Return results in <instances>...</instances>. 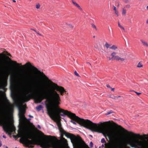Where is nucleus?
Wrapping results in <instances>:
<instances>
[{
	"mask_svg": "<svg viewBox=\"0 0 148 148\" xmlns=\"http://www.w3.org/2000/svg\"><path fill=\"white\" fill-rule=\"evenodd\" d=\"M22 66L31 68L34 71L33 72H27L26 75L20 76L27 82V87L30 91L29 97L34 98L36 103H40L44 99L48 103L45 105L48 110L50 108L57 107L60 104V97L57 91H59L61 95H63L65 92L62 87L50 81L48 78L42 71L28 62Z\"/></svg>",
	"mask_w": 148,
	"mask_h": 148,
	"instance_id": "f257e3e1",
	"label": "nucleus"
},
{
	"mask_svg": "<svg viewBox=\"0 0 148 148\" xmlns=\"http://www.w3.org/2000/svg\"><path fill=\"white\" fill-rule=\"evenodd\" d=\"M47 111L50 116L52 119H54L57 116L60 117V116H64L67 115L72 119L70 121V122L73 124L76 125L77 123L75 121H76L79 124L84 126L92 132L101 133V131L99 130L98 127L96 123H93L88 119L85 120L80 118L76 116L75 114L67 110L58 108L56 109V113L52 110H48Z\"/></svg>",
	"mask_w": 148,
	"mask_h": 148,
	"instance_id": "f03ea898",
	"label": "nucleus"
},
{
	"mask_svg": "<svg viewBox=\"0 0 148 148\" xmlns=\"http://www.w3.org/2000/svg\"><path fill=\"white\" fill-rule=\"evenodd\" d=\"M27 138L33 140H29V145L34 144L40 145L42 148H60L59 146L53 141H44L41 138L34 137L33 135H28Z\"/></svg>",
	"mask_w": 148,
	"mask_h": 148,
	"instance_id": "7ed1b4c3",
	"label": "nucleus"
},
{
	"mask_svg": "<svg viewBox=\"0 0 148 148\" xmlns=\"http://www.w3.org/2000/svg\"><path fill=\"white\" fill-rule=\"evenodd\" d=\"M145 139L139 140L134 138H131L126 141L127 144L134 148H148V137Z\"/></svg>",
	"mask_w": 148,
	"mask_h": 148,
	"instance_id": "20e7f679",
	"label": "nucleus"
},
{
	"mask_svg": "<svg viewBox=\"0 0 148 148\" xmlns=\"http://www.w3.org/2000/svg\"><path fill=\"white\" fill-rule=\"evenodd\" d=\"M57 125L60 132L62 134H64L68 138H70L73 144L79 148L81 145L80 137L79 136L76 137L73 134L66 132L62 127L61 124L60 122L58 123Z\"/></svg>",
	"mask_w": 148,
	"mask_h": 148,
	"instance_id": "39448f33",
	"label": "nucleus"
},
{
	"mask_svg": "<svg viewBox=\"0 0 148 148\" xmlns=\"http://www.w3.org/2000/svg\"><path fill=\"white\" fill-rule=\"evenodd\" d=\"M2 124L3 130L6 133H8L10 135L12 132L15 131L14 126L13 124L11 123L9 125L7 121H3Z\"/></svg>",
	"mask_w": 148,
	"mask_h": 148,
	"instance_id": "423d86ee",
	"label": "nucleus"
},
{
	"mask_svg": "<svg viewBox=\"0 0 148 148\" xmlns=\"http://www.w3.org/2000/svg\"><path fill=\"white\" fill-rule=\"evenodd\" d=\"M117 53L113 51L111 54V57H108L107 58L109 60H116L117 61H119L120 60L121 61H123L125 60V58H121L118 55H116Z\"/></svg>",
	"mask_w": 148,
	"mask_h": 148,
	"instance_id": "0eeeda50",
	"label": "nucleus"
},
{
	"mask_svg": "<svg viewBox=\"0 0 148 148\" xmlns=\"http://www.w3.org/2000/svg\"><path fill=\"white\" fill-rule=\"evenodd\" d=\"M19 112L18 116L20 119H23L25 118L24 116V114L25 112V110L24 108H21L19 107L18 108Z\"/></svg>",
	"mask_w": 148,
	"mask_h": 148,
	"instance_id": "6e6552de",
	"label": "nucleus"
},
{
	"mask_svg": "<svg viewBox=\"0 0 148 148\" xmlns=\"http://www.w3.org/2000/svg\"><path fill=\"white\" fill-rule=\"evenodd\" d=\"M124 131L126 133H130V134H132L133 135H134L138 137H139L140 138H142V137H143L145 138L146 139V137H148V134H144L143 136L140 135L139 134H134L132 132H128L127 130L123 129Z\"/></svg>",
	"mask_w": 148,
	"mask_h": 148,
	"instance_id": "1a4fd4ad",
	"label": "nucleus"
},
{
	"mask_svg": "<svg viewBox=\"0 0 148 148\" xmlns=\"http://www.w3.org/2000/svg\"><path fill=\"white\" fill-rule=\"evenodd\" d=\"M8 58L9 60H10V61L11 62V63L12 64H14L18 67H19L21 65V64L18 63L15 61H14L11 60L9 57H8Z\"/></svg>",
	"mask_w": 148,
	"mask_h": 148,
	"instance_id": "9d476101",
	"label": "nucleus"
},
{
	"mask_svg": "<svg viewBox=\"0 0 148 148\" xmlns=\"http://www.w3.org/2000/svg\"><path fill=\"white\" fill-rule=\"evenodd\" d=\"M71 1L73 4L76 6L80 10L82 11V8L76 2L74 1L73 0H72Z\"/></svg>",
	"mask_w": 148,
	"mask_h": 148,
	"instance_id": "9b49d317",
	"label": "nucleus"
},
{
	"mask_svg": "<svg viewBox=\"0 0 148 148\" xmlns=\"http://www.w3.org/2000/svg\"><path fill=\"white\" fill-rule=\"evenodd\" d=\"M106 133L109 137H112L114 135L113 132L110 130L106 131Z\"/></svg>",
	"mask_w": 148,
	"mask_h": 148,
	"instance_id": "f8f14e48",
	"label": "nucleus"
},
{
	"mask_svg": "<svg viewBox=\"0 0 148 148\" xmlns=\"http://www.w3.org/2000/svg\"><path fill=\"white\" fill-rule=\"evenodd\" d=\"M140 41L144 46L148 47V44L147 42L145 41L142 40H141Z\"/></svg>",
	"mask_w": 148,
	"mask_h": 148,
	"instance_id": "ddd939ff",
	"label": "nucleus"
},
{
	"mask_svg": "<svg viewBox=\"0 0 148 148\" xmlns=\"http://www.w3.org/2000/svg\"><path fill=\"white\" fill-rule=\"evenodd\" d=\"M42 108V107L41 105H39L36 107V110L38 112Z\"/></svg>",
	"mask_w": 148,
	"mask_h": 148,
	"instance_id": "4468645a",
	"label": "nucleus"
},
{
	"mask_svg": "<svg viewBox=\"0 0 148 148\" xmlns=\"http://www.w3.org/2000/svg\"><path fill=\"white\" fill-rule=\"evenodd\" d=\"M110 49L112 50H116L118 49V47L115 45H113L112 46L110 47Z\"/></svg>",
	"mask_w": 148,
	"mask_h": 148,
	"instance_id": "2eb2a0df",
	"label": "nucleus"
},
{
	"mask_svg": "<svg viewBox=\"0 0 148 148\" xmlns=\"http://www.w3.org/2000/svg\"><path fill=\"white\" fill-rule=\"evenodd\" d=\"M105 46L107 49L109 48H110V45L108 42H106L105 43Z\"/></svg>",
	"mask_w": 148,
	"mask_h": 148,
	"instance_id": "dca6fc26",
	"label": "nucleus"
},
{
	"mask_svg": "<svg viewBox=\"0 0 148 148\" xmlns=\"http://www.w3.org/2000/svg\"><path fill=\"white\" fill-rule=\"evenodd\" d=\"M143 67V65L140 63V62H139L137 66V67L138 68H140Z\"/></svg>",
	"mask_w": 148,
	"mask_h": 148,
	"instance_id": "f3484780",
	"label": "nucleus"
},
{
	"mask_svg": "<svg viewBox=\"0 0 148 148\" xmlns=\"http://www.w3.org/2000/svg\"><path fill=\"white\" fill-rule=\"evenodd\" d=\"M91 25L92 27L93 28H94L95 30H97L95 24L93 23H92L91 24Z\"/></svg>",
	"mask_w": 148,
	"mask_h": 148,
	"instance_id": "a211bd4d",
	"label": "nucleus"
},
{
	"mask_svg": "<svg viewBox=\"0 0 148 148\" xmlns=\"http://www.w3.org/2000/svg\"><path fill=\"white\" fill-rule=\"evenodd\" d=\"M118 26L119 27H120V28H121V29H123V30H125V28H124V27L120 25V24L119 22L118 23Z\"/></svg>",
	"mask_w": 148,
	"mask_h": 148,
	"instance_id": "6ab92c4d",
	"label": "nucleus"
},
{
	"mask_svg": "<svg viewBox=\"0 0 148 148\" xmlns=\"http://www.w3.org/2000/svg\"><path fill=\"white\" fill-rule=\"evenodd\" d=\"M19 141L20 142H23L25 143L26 142L25 139V138H21L19 140Z\"/></svg>",
	"mask_w": 148,
	"mask_h": 148,
	"instance_id": "aec40b11",
	"label": "nucleus"
},
{
	"mask_svg": "<svg viewBox=\"0 0 148 148\" xmlns=\"http://www.w3.org/2000/svg\"><path fill=\"white\" fill-rule=\"evenodd\" d=\"M126 14V10L124 8L122 10V14L123 15H125Z\"/></svg>",
	"mask_w": 148,
	"mask_h": 148,
	"instance_id": "412c9836",
	"label": "nucleus"
},
{
	"mask_svg": "<svg viewBox=\"0 0 148 148\" xmlns=\"http://www.w3.org/2000/svg\"><path fill=\"white\" fill-rule=\"evenodd\" d=\"M15 81L14 79H12V81H11L10 85L13 87L14 86V84L15 83Z\"/></svg>",
	"mask_w": 148,
	"mask_h": 148,
	"instance_id": "4be33fe9",
	"label": "nucleus"
},
{
	"mask_svg": "<svg viewBox=\"0 0 148 148\" xmlns=\"http://www.w3.org/2000/svg\"><path fill=\"white\" fill-rule=\"evenodd\" d=\"M40 7V5L39 3H37L36 5V8L37 9H39Z\"/></svg>",
	"mask_w": 148,
	"mask_h": 148,
	"instance_id": "5701e85b",
	"label": "nucleus"
},
{
	"mask_svg": "<svg viewBox=\"0 0 148 148\" xmlns=\"http://www.w3.org/2000/svg\"><path fill=\"white\" fill-rule=\"evenodd\" d=\"M104 123L106 124H107L108 126L109 125H110L111 124V121H110L104 122Z\"/></svg>",
	"mask_w": 148,
	"mask_h": 148,
	"instance_id": "b1692460",
	"label": "nucleus"
},
{
	"mask_svg": "<svg viewBox=\"0 0 148 148\" xmlns=\"http://www.w3.org/2000/svg\"><path fill=\"white\" fill-rule=\"evenodd\" d=\"M113 113V111L111 110L110 111L108 112L107 113H106V115H107L110 114H111Z\"/></svg>",
	"mask_w": 148,
	"mask_h": 148,
	"instance_id": "393cba45",
	"label": "nucleus"
},
{
	"mask_svg": "<svg viewBox=\"0 0 148 148\" xmlns=\"http://www.w3.org/2000/svg\"><path fill=\"white\" fill-rule=\"evenodd\" d=\"M110 98H112L114 99H117V97L116 96H114L113 97H112L110 95L109 96Z\"/></svg>",
	"mask_w": 148,
	"mask_h": 148,
	"instance_id": "a878e982",
	"label": "nucleus"
},
{
	"mask_svg": "<svg viewBox=\"0 0 148 148\" xmlns=\"http://www.w3.org/2000/svg\"><path fill=\"white\" fill-rule=\"evenodd\" d=\"M101 142L102 143H106L105 140L104 138H102L101 139Z\"/></svg>",
	"mask_w": 148,
	"mask_h": 148,
	"instance_id": "bb28decb",
	"label": "nucleus"
},
{
	"mask_svg": "<svg viewBox=\"0 0 148 148\" xmlns=\"http://www.w3.org/2000/svg\"><path fill=\"white\" fill-rule=\"evenodd\" d=\"M74 74L77 77H80L79 74L77 73V72L76 71H75L74 72Z\"/></svg>",
	"mask_w": 148,
	"mask_h": 148,
	"instance_id": "cd10ccee",
	"label": "nucleus"
},
{
	"mask_svg": "<svg viewBox=\"0 0 148 148\" xmlns=\"http://www.w3.org/2000/svg\"><path fill=\"white\" fill-rule=\"evenodd\" d=\"M45 137H46L47 138L48 137H51L52 136H45L44 134H42V137L44 138Z\"/></svg>",
	"mask_w": 148,
	"mask_h": 148,
	"instance_id": "c85d7f7f",
	"label": "nucleus"
},
{
	"mask_svg": "<svg viewBox=\"0 0 148 148\" xmlns=\"http://www.w3.org/2000/svg\"><path fill=\"white\" fill-rule=\"evenodd\" d=\"M93 143L91 141L90 143V146L91 147H93Z\"/></svg>",
	"mask_w": 148,
	"mask_h": 148,
	"instance_id": "c756f323",
	"label": "nucleus"
},
{
	"mask_svg": "<svg viewBox=\"0 0 148 148\" xmlns=\"http://www.w3.org/2000/svg\"><path fill=\"white\" fill-rule=\"evenodd\" d=\"M69 27L70 28H73V26L71 24H69L68 25Z\"/></svg>",
	"mask_w": 148,
	"mask_h": 148,
	"instance_id": "7c9ffc66",
	"label": "nucleus"
},
{
	"mask_svg": "<svg viewBox=\"0 0 148 148\" xmlns=\"http://www.w3.org/2000/svg\"><path fill=\"white\" fill-rule=\"evenodd\" d=\"M132 91L134 92L135 93H136L138 95H139L140 94H141V93L140 92H138L133 90Z\"/></svg>",
	"mask_w": 148,
	"mask_h": 148,
	"instance_id": "2f4dec72",
	"label": "nucleus"
},
{
	"mask_svg": "<svg viewBox=\"0 0 148 148\" xmlns=\"http://www.w3.org/2000/svg\"><path fill=\"white\" fill-rule=\"evenodd\" d=\"M115 13L117 16H119V12L117 11H116L115 12Z\"/></svg>",
	"mask_w": 148,
	"mask_h": 148,
	"instance_id": "473e14b6",
	"label": "nucleus"
},
{
	"mask_svg": "<svg viewBox=\"0 0 148 148\" xmlns=\"http://www.w3.org/2000/svg\"><path fill=\"white\" fill-rule=\"evenodd\" d=\"M123 1L125 3H127L128 2L129 0H123Z\"/></svg>",
	"mask_w": 148,
	"mask_h": 148,
	"instance_id": "72a5a7b5",
	"label": "nucleus"
},
{
	"mask_svg": "<svg viewBox=\"0 0 148 148\" xmlns=\"http://www.w3.org/2000/svg\"><path fill=\"white\" fill-rule=\"evenodd\" d=\"M106 86L108 88H111V87H110V86L109 84H107Z\"/></svg>",
	"mask_w": 148,
	"mask_h": 148,
	"instance_id": "f704fd0d",
	"label": "nucleus"
},
{
	"mask_svg": "<svg viewBox=\"0 0 148 148\" xmlns=\"http://www.w3.org/2000/svg\"><path fill=\"white\" fill-rule=\"evenodd\" d=\"M113 8L114 10L115 11H117V10L116 9V7L114 6H113Z\"/></svg>",
	"mask_w": 148,
	"mask_h": 148,
	"instance_id": "c9c22d12",
	"label": "nucleus"
},
{
	"mask_svg": "<svg viewBox=\"0 0 148 148\" xmlns=\"http://www.w3.org/2000/svg\"><path fill=\"white\" fill-rule=\"evenodd\" d=\"M110 89H111L112 91H114V88H112L111 87V88H110Z\"/></svg>",
	"mask_w": 148,
	"mask_h": 148,
	"instance_id": "e433bc0d",
	"label": "nucleus"
},
{
	"mask_svg": "<svg viewBox=\"0 0 148 148\" xmlns=\"http://www.w3.org/2000/svg\"><path fill=\"white\" fill-rule=\"evenodd\" d=\"M126 7L127 8H130V5H127V6H126Z\"/></svg>",
	"mask_w": 148,
	"mask_h": 148,
	"instance_id": "4c0bfd02",
	"label": "nucleus"
},
{
	"mask_svg": "<svg viewBox=\"0 0 148 148\" xmlns=\"http://www.w3.org/2000/svg\"><path fill=\"white\" fill-rule=\"evenodd\" d=\"M38 128L39 129H40L41 128V127H40V125H38Z\"/></svg>",
	"mask_w": 148,
	"mask_h": 148,
	"instance_id": "58836bf2",
	"label": "nucleus"
},
{
	"mask_svg": "<svg viewBox=\"0 0 148 148\" xmlns=\"http://www.w3.org/2000/svg\"><path fill=\"white\" fill-rule=\"evenodd\" d=\"M36 33H37V34L38 35H40V36H42V35H41V34H39V33H38V32H37Z\"/></svg>",
	"mask_w": 148,
	"mask_h": 148,
	"instance_id": "ea45409f",
	"label": "nucleus"
},
{
	"mask_svg": "<svg viewBox=\"0 0 148 148\" xmlns=\"http://www.w3.org/2000/svg\"><path fill=\"white\" fill-rule=\"evenodd\" d=\"M129 22L130 23H132V21L130 20V19H128V20Z\"/></svg>",
	"mask_w": 148,
	"mask_h": 148,
	"instance_id": "a19ab883",
	"label": "nucleus"
},
{
	"mask_svg": "<svg viewBox=\"0 0 148 148\" xmlns=\"http://www.w3.org/2000/svg\"><path fill=\"white\" fill-rule=\"evenodd\" d=\"M3 137L5 138H6V137L4 135L3 136Z\"/></svg>",
	"mask_w": 148,
	"mask_h": 148,
	"instance_id": "79ce46f5",
	"label": "nucleus"
},
{
	"mask_svg": "<svg viewBox=\"0 0 148 148\" xmlns=\"http://www.w3.org/2000/svg\"><path fill=\"white\" fill-rule=\"evenodd\" d=\"M2 145V144L1 143V141H0V147H1Z\"/></svg>",
	"mask_w": 148,
	"mask_h": 148,
	"instance_id": "37998d69",
	"label": "nucleus"
},
{
	"mask_svg": "<svg viewBox=\"0 0 148 148\" xmlns=\"http://www.w3.org/2000/svg\"><path fill=\"white\" fill-rule=\"evenodd\" d=\"M87 63L90 66H91V64L89 62H87Z\"/></svg>",
	"mask_w": 148,
	"mask_h": 148,
	"instance_id": "c03bdc74",
	"label": "nucleus"
},
{
	"mask_svg": "<svg viewBox=\"0 0 148 148\" xmlns=\"http://www.w3.org/2000/svg\"><path fill=\"white\" fill-rule=\"evenodd\" d=\"M29 117H31V118H33V116H31V115H29Z\"/></svg>",
	"mask_w": 148,
	"mask_h": 148,
	"instance_id": "a18cd8bd",
	"label": "nucleus"
},
{
	"mask_svg": "<svg viewBox=\"0 0 148 148\" xmlns=\"http://www.w3.org/2000/svg\"><path fill=\"white\" fill-rule=\"evenodd\" d=\"M32 30H33L34 31H35L36 33H37V32L34 29H32Z\"/></svg>",
	"mask_w": 148,
	"mask_h": 148,
	"instance_id": "49530a36",
	"label": "nucleus"
},
{
	"mask_svg": "<svg viewBox=\"0 0 148 148\" xmlns=\"http://www.w3.org/2000/svg\"><path fill=\"white\" fill-rule=\"evenodd\" d=\"M117 99L118 98L120 97H121V96L120 95H119L118 96H117Z\"/></svg>",
	"mask_w": 148,
	"mask_h": 148,
	"instance_id": "de8ad7c7",
	"label": "nucleus"
},
{
	"mask_svg": "<svg viewBox=\"0 0 148 148\" xmlns=\"http://www.w3.org/2000/svg\"><path fill=\"white\" fill-rule=\"evenodd\" d=\"M7 55L10 56H11L10 54L9 53H8Z\"/></svg>",
	"mask_w": 148,
	"mask_h": 148,
	"instance_id": "09e8293b",
	"label": "nucleus"
},
{
	"mask_svg": "<svg viewBox=\"0 0 148 148\" xmlns=\"http://www.w3.org/2000/svg\"><path fill=\"white\" fill-rule=\"evenodd\" d=\"M1 55L2 56H3L4 57L5 56L4 54H1Z\"/></svg>",
	"mask_w": 148,
	"mask_h": 148,
	"instance_id": "8fccbe9b",
	"label": "nucleus"
},
{
	"mask_svg": "<svg viewBox=\"0 0 148 148\" xmlns=\"http://www.w3.org/2000/svg\"><path fill=\"white\" fill-rule=\"evenodd\" d=\"M146 23L148 24V19L147 20Z\"/></svg>",
	"mask_w": 148,
	"mask_h": 148,
	"instance_id": "3c124183",
	"label": "nucleus"
},
{
	"mask_svg": "<svg viewBox=\"0 0 148 148\" xmlns=\"http://www.w3.org/2000/svg\"><path fill=\"white\" fill-rule=\"evenodd\" d=\"M101 147H104V145L103 144H102L101 145Z\"/></svg>",
	"mask_w": 148,
	"mask_h": 148,
	"instance_id": "603ef678",
	"label": "nucleus"
},
{
	"mask_svg": "<svg viewBox=\"0 0 148 148\" xmlns=\"http://www.w3.org/2000/svg\"><path fill=\"white\" fill-rule=\"evenodd\" d=\"M13 1L14 2H16V1L15 0H13Z\"/></svg>",
	"mask_w": 148,
	"mask_h": 148,
	"instance_id": "864d4df0",
	"label": "nucleus"
},
{
	"mask_svg": "<svg viewBox=\"0 0 148 148\" xmlns=\"http://www.w3.org/2000/svg\"><path fill=\"white\" fill-rule=\"evenodd\" d=\"M2 61L3 63H4V60H3V59L2 60Z\"/></svg>",
	"mask_w": 148,
	"mask_h": 148,
	"instance_id": "5fc2aeb1",
	"label": "nucleus"
},
{
	"mask_svg": "<svg viewBox=\"0 0 148 148\" xmlns=\"http://www.w3.org/2000/svg\"><path fill=\"white\" fill-rule=\"evenodd\" d=\"M147 8L148 10V5L147 6Z\"/></svg>",
	"mask_w": 148,
	"mask_h": 148,
	"instance_id": "6e6d98bb",
	"label": "nucleus"
},
{
	"mask_svg": "<svg viewBox=\"0 0 148 148\" xmlns=\"http://www.w3.org/2000/svg\"><path fill=\"white\" fill-rule=\"evenodd\" d=\"M30 119H30L29 118V119H28V120H30Z\"/></svg>",
	"mask_w": 148,
	"mask_h": 148,
	"instance_id": "4d7b16f0",
	"label": "nucleus"
},
{
	"mask_svg": "<svg viewBox=\"0 0 148 148\" xmlns=\"http://www.w3.org/2000/svg\"><path fill=\"white\" fill-rule=\"evenodd\" d=\"M90 136L91 137H92V135H90Z\"/></svg>",
	"mask_w": 148,
	"mask_h": 148,
	"instance_id": "13d9d810",
	"label": "nucleus"
},
{
	"mask_svg": "<svg viewBox=\"0 0 148 148\" xmlns=\"http://www.w3.org/2000/svg\"><path fill=\"white\" fill-rule=\"evenodd\" d=\"M6 101H8V99H6Z\"/></svg>",
	"mask_w": 148,
	"mask_h": 148,
	"instance_id": "bf43d9fd",
	"label": "nucleus"
},
{
	"mask_svg": "<svg viewBox=\"0 0 148 148\" xmlns=\"http://www.w3.org/2000/svg\"><path fill=\"white\" fill-rule=\"evenodd\" d=\"M13 137H15V136L13 135Z\"/></svg>",
	"mask_w": 148,
	"mask_h": 148,
	"instance_id": "052dcab7",
	"label": "nucleus"
},
{
	"mask_svg": "<svg viewBox=\"0 0 148 148\" xmlns=\"http://www.w3.org/2000/svg\"><path fill=\"white\" fill-rule=\"evenodd\" d=\"M5 148H8V147H6Z\"/></svg>",
	"mask_w": 148,
	"mask_h": 148,
	"instance_id": "680f3d73",
	"label": "nucleus"
},
{
	"mask_svg": "<svg viewBox=\"0 0 148 148\" xmlns=\"http://www.w3.org/2000/svg\"><path fill=\"white\" fill-rule=\"evenodd\" d=\"M93 37L94 38H95V36H94Z\"/></svg>",
	"mask_w": 148,
	"mask_h": 148,
	"instance_id": "e2e57ef3",
	"label": "nucleus"
},
{
	"mask_svg": "<svg viewBox=\"0 0 148 148\" xmlns=\"http://www.w3.org/2000/svg\"><path fill=\"white\" fill-rule=\"evenodd\" d=\"M15 148H19L17 147H15Z\"/></svg>",
	"mask_w": 148,
	"mask_h": 148,
	"instance_id": "0e129e2a",
	"label": "nucleus"
},
{
	"mask_svg": "<svg viewBox=\"0 0 148 148\" xmlns=\"http://www.w3.org/2000/svg\"><path fill=\"white\" fill-rule=\"evenodd\" d=\"M99 148H101V147H99Z\"/></svg>",
	"mask_w": 148,
	"mask_h": 148,
	"instance_id": "69168bd1",
	"label": "nucleus"
},
{
	"mask_svg": "<svg viewBox=\"0 0 148 148\" xmlns=\"http://www.w3.org/2000/svg\"><path fill=\"white\" fill-rule=\"evenodd\" d=\"M2 88H3V86H2Z\"/></svg>",
	"mask_w": 148,
	"mask_h": 148,
	"instance_id": "338daca9",
	"label": "nucleus"
},
{
	"mask_svg": "<svg viewBox=\"0 0 148 148\" xmlns=\"http://www.w3.org/2000/svg\"><path fill=\"white\" fill-rule=\"evenodd\" d=\"M119 6V4H118V6Z\"/></svg>",
	"mask_w": 148,
	"mask_h": 148,
	"instance_id": "774afa93",
	"label": "nucleus"
}]
</instances>
